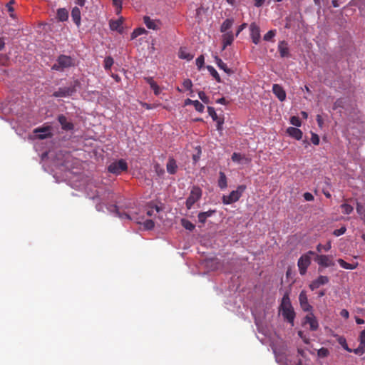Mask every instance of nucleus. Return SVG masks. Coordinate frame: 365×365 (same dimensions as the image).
I'll use <instances>...</instances> for the list:
<instances>
[{"instance_id":"b1692460","label":"nucleus","mask_w":365,"mask_h":365,"mask_svg":"<svg viewBox=\"0 0 365 365\" xmlns=\"http://www.w3.org/2000/svg\"><path fill=\"white\" fill-rule=\"evenodd\" d=\"M167 171L170 174H175L177 172L178 166L175 159L170 158H169L167 163Z\"/></svg>"},{"instance_id":"e433bc0d","label":"nucleus","mask_w":365,"mask_h":365,"mask_svg":"<svg viewBox=\"0 0 365 365\" xmlns=\"http://www.w3.org/2000/svg\"><path fill=\"white\" fill-rule=\"evenodd\" d=\"M342 212L346 215H349L353 212V207L349 204L344 203L341 205Z\"/></svg>"},{"instance_id":"6e6d98bb","label":"nucleus","mask_w":365,"mask_h":365,"mask_svg":"<svg viewBox=\"0 0 365 365\" xmlns=\"http://www.w3.org/2000/svg\"><path fill=\"white\" fill-rule=\"evenodd\" d=\"M155 212H159V207L158 206H155V207H152V208L149 209L147 211L146 214L148 216H152Z\"/></svg>"},{"instance_id":"a878e982","label":"nucleus","mask_w":365,"mask_h":365,"mask_svg":"<svg viewBox=\"0 0 365 365\" xmlns=\"http://www.w3.org/2000/svg\"><path fill=\"white\" fill-rule=\"evenodd\" d=\"M337 262L341 267H343L344 269H354L358 266L357 262H356L355 264H349V263H347L346 262H345L342 259H338Z\"/></svg>"},{"instance_id":"8fccbe9b","label":"nucleus","mask_w":365,"mask_h":365,"mask_svg":"<svg viewBox=\"0 0 365 365\" xmlns=\"http://www.w3.org/2000/svg\"><path fill=\"white\" fill-rule=\"evenodd\" d=\"M182 85L185 89L191 90L192 86V83L191 80L187 78V79L184 80Z\"/></svg>"},{"instance_id":"a211bd4d","label":"nucleus","mask_w":365,"mask_h":365,"mask_svg":"<svg viewBox=\"0 0 365 365\" xmlns=\"http://www.w3.org/2000/svg\"><path fill=\"white\" fill-rule=\"evenodd\" d=\"M143 22L145 24V26H147V28L149 29L158 30L160 29L159 21L151 19L149 16H144Z\"/></svg>"},{"instance_id":"473e14b6","label":"nucleus","mask_w":365,"mask_h":365,"mask_svg":"<svg viewBox=\"0 0 365 365\" xmlns=\"http://www.w3.org/2000/svg\"><path fill=\"white\" fill-rule=\"evenodd\" d=\"M181 225L185 229L190 231H192L195 227L194 224H192L190 221L186 219L181 220Z\"/></svg>"},{"instance_id":"2f4dec72","label":"nucleus","mask_w":365,"mask_h":365,"mask_svg":"<svg viewBox=\"0 0 365 365\" xmlns=\"http://www.w3.org/2000/svg\"><path fill=\"white\" fill-rule=\"evenodd\" d=\"M207 68L208 71L210 73L211 76L217 81L218 83L221 82V78L217 71L212 67V66H207Z\"/></svg>"},{"instance_id":"864d4df0","label":"nucleus","mask_w":365,"mask_h":365,"mask_svg":"<svg viewBox=\"0 0 365 365\" xmlns=\"http://www.w3.org/2000/svg\"><path fill=\"white\" fill-rule=\"evenodd\" d=\"M318 355L322 357H326L329 355V351L326 348H321L318 351Z\"/></svg>"},{"instance_id":"393cba45","label":"nucleus","mask_w":365,"mask_h":365,"mask_svg":"<svg viewBox=\"0 0 365 365\" xmlns=\"http://www.w3.org/2000/svg\"><path fill=\"white\" fill-rule=\"evenodd\" d=\"M234 24L233 19H225L220 26V32L227 33L228 30L232 28Z\"/></svg>"},{"instance_id":"58836bf2","label":"nucleus","mask_w":365,"mask_h":365,"mask_svg":"<svg viewBox=\"0 0 365 365\" xmlns=\"http://www.w3.org/2000/svg\"><path fill=\"white\" fill-rule=\"evenodd\" d=\"M352 352L359 356L364 354L365 353V345L360 344L356 349H352Z\"/></svg>"},{"instance_id":"ddd939ff","label":"nucleus","mask_w":365,"mask_h":365,"mask_svg":"<svg viewBox=\"0 0 365 365\" xmlns=\"http://www.w3.org/2000/svg\"><path fill=\"white\" fill-rule=\"evenodd\" d=\"M309 312L310 313L305 317V323L309 324L312 331H315L319 327L318 321L312 312Z\"/></svg>"},{"instance_id":"603ef678","label":"nucleus","mask_w":365,"mask_h":365,"mask_svg":"<svg viewBox=\"0 0 365 365\" xmlns=\"http://www.w3.org/2000/svg\"><path fill=\"white\" fill-rule=\"evenodd\" d=\"M14 3V1L13 0L10 1L7 4H6V8H7V10L9 12H10V16L11 17H14V14H13V12L14 11L13 6H12V4Z\"/></svg>"},{"instance_id":"4c0bfd02","label":"nucleus","mask_w":365,"mask_h":365,"mask_svg":"<svg viewBox=\"0 0 365 365\" xmlns=\"http://www.w3.org/2000/svg\"><path fill=\"white\" fill-rule=\"evenodd\" d=\"M275 35L276 30H270L264 36L263 38L266 41H269L272 40Z\"/></svg>"},{"instance_id":"20e7f679","label":"nucleus","mask_w":365,"mask_h":365,"mask_svg":"<svg viewBox=\"0 0 365 365\" xmlns=\"http://www.w3.org/2000/svg\"><path fill=\"white\" fill-rule=\"evenodd\" d=\"M314 255V252L313 251H309L299 257L297 265L301 275L306 274L307 268L311 264V256Z\"/></svg>"},{"instance_id":"de8ad7c7","label":"nucleus","mask_w":365,"mask_h":365,"mask_svg":"<svg viewBox=\"0 0 365 365\" xmlns=\"http://www.w3.org/2000/svg\"><path fill=\"white\" fill-rule=\"evenodd\" d=\"M346 227L343 226V227H341L339 229L335 230L333 232V235L336 236V237H339V236H341V235H344L346 232Z\"/></svg>"},{"instance_id":"72a5a7b5","label":"nucleus","mask_w":365,"mask_h":365,"mask_svg":"<svg viewBox=\"0 0 365 365\" xmlns=\"http://www.w3.org/2000/svg\"><path fill=\"white\" fill-rule=\"evenodd\" d=\"M146 33V30L144 28H138L135 29L131 34V39H134L138 36H140Z\"/></svg>"},{"instance_id":"37998d69","label":"nucleus","mask_w":365,"mask_h":365,"mask_svg":"<svg viewBox=\"0 0 365 365\" xmlns=\"http://www.w3.org/2000/svg\"><path fill=\"white\" fill-rule=\"evenodd\" d=\"M200 99L205 103L208 104L210 103L209 97L207 96L204 91H200L198 93Z\"/></svg>"},{"instance_id":"09e8293b","label":"nucleus","mask_w":365,"mask_h":365,"mask_svg":"<svg viewBox=\"0 0 365 365\" xmlns=\"http://www.w3.org/2000/svg\"><path fill=\"white\" fill-rule=\"evenodd\" d=\"M155 226V223L152 220H146L144 222V227L146 230H152Z\"/></svg>"},{"instance_id":"3c124183","label":"nucleus","mask_w":365,"mask_h":365,"mask_svg":"<svg viewBox=\"0 0 365 365\" xmlns=\"http://www.w3.org/2000/svg\"><path fill=\"white\" fill-rule=\"evenodd\" d=\"M311 141L312 143L314 144V145H319V135L316 133H312V137H311Z\"/></svg>"},{"instance_id":"7ed1b4c3","label":"nucleus","mask_w":365,"mask_h":365,"mask_svg":"<svg viewBox=\"0 0 365 365\" xmlns=\"http://www.w3.org/2000/svg\"><path fill=\"white\" fill-rule=\"evenodd\" d=\"M246 190L244 185H239L235 190L232 191L229 195H223L222 201L224 205H230L239 200Z\"/></svg>"},{"instance_id":"c85d7f7f","label":"nucleus","mask_w":365,"mask_h":365,"mask_svg":"<svg viewBox=\"0 0 365 365\" xmlns=\"http://www.w3.org/2000/svg\"><path fill=\"white\" fill-rule=\"evenodd\" d=\"M337 337L336 340L338 341V343L346 350L348 352H352V349H350L348 345H347V343H346V339L342 336H338L336 335V336Z\"/></svg>"},{"instance_id":"5701e85b","label":"nucleus","mask_w":365,"mask_h":365,"mask_svg":"<svg viewBox=\"0 0 365 365\" xmlns=\"http://www.w3.org/2000/svg\"><path fill=\"white\" fill-rule=\"evenodd\" d=\"M71 18L76 25L78 27L81 25V11L79 8L74 7L71 11Z\"/></svg>"},{"instance_id":"412c9836","label":"nucleus","mask_w":365,"mask_h":365,"mask_svg":"<svg viewBox=\"0 0 365 365\" xmlns=\"http://www.w3.org/2000/svg\"><path fill=\"white\" fill-rule=\"evenodd\" d=\"M215 61L220 69L223 70L228 75L232 74L234 72L232 70L229 68L225 63L222 61L218 56L215 57Z\"/></svg>"},{"instance_id":"49530a36","label":"nucleus","mask_w":365,"mask_h":365,"mask_svg":"<svg viewBox=\"0 0 365 365\" xmlns=\"http://www.w3.org/2000/svg\"><path fill=\"white\" fill-rule=\"evenodd\" d=\"M205 63V58L203 55H200L198 56L196 59V66H197L198 69H201Z\"/></svg>"},{"instance_id":"774afa93","label":"nucleus","mask_w":365,"mask_h":365,"mask_svg":"<svg viewBox=\"0 0 365 365\" xmlns=\"http://www.w3.org/2000/svg\"><path fill=\"white\" fill-rule=\"evenodd\" d=\"M5 47V41L3 37H0V51H2Z\"/></svg>"},{"instance_id":"39448f33","label":"nucleus","mask_w":365,"mask_h":365,"mask_svg":"<svg viewBox=\"0 0 365 365\" xmlns=\"http://www.w3.org/2000/svg\"><path fill=\"white\" fill-rule=\"evenodd\" d=\"M128 170V164L123 159H120L111 163L108 167V170L109 173L118 175L123 172Z\"/></svg>"},{"instance_id":"1a4fd4ad","label":"nucleus","mask_w":365,"mask_h":365,"mask_svg":"<svg viewBox=\"0 0 365 365\" xmlns=\"http://www.w3.org/2000/svg\"><path fill=\"white\" fill-rule=\"evenodd\" d=\"M315 261L320 266L328 267L334 265L332 257L329 255H317Z\"/></svg>"},{"instance_id":"680f3d73","label":"nucleus","mask_w":365,"mask_h":365,"mask_svg":"<svg viewBox=\"0 0 365 365\" xmlns=\"http://www.w3.org/2000/svg\"><path fill=\"white\" fill-rule=\"evenodd\" d=\"M144 79L146 81V83L150 85V87L155 83L152 77H145Z\"/></svg>"},{"instance_id":"5fc2aeb1","label":"nucleus","mask_w":365,"mask_h":365,"mask_svg":"<svg viewBox=\"0 0 365 365\" xmlns=\"http://www.w3.org/2000/svg\"><path fill=\"white\" fill-rule=\"evenodd\" d=\"M150 88L153 90V92L155 96H158L161 92L160 88L158 86V85L156 83L153 86H152Z\"/></svg>"},{"instance_id":"f8f14e48","label":"nucleus","mask_w":365,"mask_h":365,"mask_svg":"<svg viewBox=\"0 0 365 365\" xmlns=\"http://www.w3.org/2000/svg\"><path fill=\"white\" fill-rule=\"evenodd\" d=\"M329 282V279L327 276L320 275L317 279L312 281L309 284L312 290L318 289L320 286L324 285Z\"/></svg>"},{"instance_id":"aec40b11","label":"nucleus","mask_w":365,"mask_h":365,"mask_svg":"<svg viewBox=\"0 0 365 365\" xmlns=\"http://www.w3.org/2000/svg\"><path fill=\"white\" fill-rule=\"evenodd\" d=\"M287 133L291 137L295 138L296 140H300L302 138V132L297 128L289 127L287 129Z\"/></svg>"},{"instance_id":"a19ab883","label":"nucleus","mask_w":365,"mask_h":365,"mask_svg":"<svg viewBox=\"0 0 365 365\" xmlns=\"http://www.w3.org/2000/svg\"><path fill=\"white\" fill-rule=\"evenodd\" d=\"M195 110L200 113H202L205 109V106L197 100H195L193 105H192Z\"/></svg>"},{"instance_id":"f3484780","label":"nucleus","mask_w":365,"mask_h":365,"mask_svg":"<svg viewBox=\"0 0 365 365\" xmlns=\"http://www.w3.org/2000/svg\"><path fill=\"white\" fill-rule=\"evenodd\" d=\"M231 158L233 162L240 164H248L251 162L250 158L238 153H234Z\"/></svg>"},{"instance_id":"338daca9","label":"nucleus","mask_w":365,"mask_h":365,"mask_svg":"<svg viewBox=\"0 0 365 365\" xmlns=\"http://www.w3.org/2000/svg\"><path fill=\"white\" fill-rule=\"evenodd\" d=\"M217 122V129L218 130H222V125L223 124V120H220V119H217V120H216Z\"/></svg>"},{"instance_id":"423d86ee","label":"nucleus","mask_w":365,"mask_h":365,"mask_svg":"<svg viewBox=\"0 0 365 365\" xmlns=\"http://www.w3.org/2000/svg\"><path fill=\"white\" fill-rule=\"evenodd\" d=\"M202 196V190L197 187H192L189 197L186 200V207L190 210L192 207V205L197 202Z\"/></svg>"},{"instance_id":"a18cd8bd","label":"nucleus","mask_w":365,"mask_h":365,"mask_svg":"<svg viewBox=\"0 0 365 365\" xmlns=\"http://www.w3.org/2000/svg\"><path fill=\"white\" fill-rule=\"evenodd\" d=\"M290 123H291L293 125H294V126H296V127H299V126H301V124H302V123H301V120H300L299 118V117H297V116H292V117H291V118H290Z\"/></svg>"},{"instance_id":"0eeeda50","label":"nucleus","mask_w":365,"mask_h":365,"mask_svg":"<svg viewBox=\"0 0 365 365\" xmlns=\"http://www.w3.org/2000/svg\"><path fill=\"white\" fill-rule=\"evenodd\" d=\"M76 90L75 86L59 88L58 91L53 93V96L56 98L68 97L72 96L74 93H76Z\"/></svg>"},{"instance_id":"2eb2a0df","label":"nucleus","mask_w":365,"mask_h":365,"mask_svg":"<svg viewBox=\"0 0 365 365\" xmlns=\"http://www.w3.org/2000/svg\"><path fill=\"white\" fill-rule=\"evenodd\" d=\"M278 51L282 58L289 56V48L288 43L285 41H281L278 43Z\"/></svg>"},{"instance_id":"cd10ccee","label":"nucleus","mask_w":365,"mask_h":365,"mask_svg":"<svg viewBox=\"0 0 365 365\" xmlns=\"http://www.w3.org/2000/svg\"><path fill=\"white\" fill-rule=\"evenodd\" d=\"M218 186L221 189H225L227 187V177L223 172H220V178L218 180Z\"/></svg>"},{"instance_id":"4be33fe9","label":"nucleus","mask_w":365,"mask_h":365,"mask_svg":"<svg viewBox=\"0 0 365 365\" xmlns=\"http://www.w3.org/2000/svg\"><path fill=\"white\" fill-rule=\"evenodd\" d=\"M123 22V20L122 18H120L118 20L110 21L109 23L110 29L113 31H117L121 33L123 31V27H122Z\"/></svg>"},{"instance_id":"6e6552de","label":"nucleus","mask_w":365,"mask_h":365,"mask_svg":"<svg viewBox=\"0 0 365 365\" xmlns=\"http://www.w3.org/2000/svg\"><path fill=\"white\" fill-rule=\"evenodd\" d=\"M250 36L252 42L257 45L260 41V29L255 23H252L250 26Z\"/></svg>"},{"instance_id":"e2e57ef3","label":"nucleus","mask_w":365,"mask_h":365,"mask_svg":"<svg viewBox=\"0 0 365 365\" xmlns=\"http://www.w3.org/2000/svg\"><path fill=\"white\" fill-rule=\"evenodd\" d=\"M216 103L222 105H227L228 103L227 101L224 97L217 99Z\"/></svg>"},{"instance_id":"f257e3e1","label":"nucleus","mask_w":365,"mask_h":365,"mask_svg":"<svg viewBox=\"0 0 365 365\" xmlns=\"http://www.w3.org/2000/svg\"><path fill=\"white\" fill-rule=\"evenodd\" d=\"M283 317L287 320L292 325L294 324V319L295 317V312L292 307L289 295L284 294L281 304Z\"/></svg>"},{"instance_id":"13d9d810","label":"nucleus","mask_w":365,"mask_h":365,"mask_svg":"<svg viewBox=\"0 0 365 365\" xmlns=\"http://www.w3.org/2000/svg\"><path fill=\"white\" fill-rule=\"evenodd\" d=\"M247 24L246 23H243L242 24L239 26L237 29L235 36H237L247 27Z\"/></svg>"},{"instance_id":"4468645a","label":"nucleus","mask_w":365,"mask_h":365,"mask_svg":"<svg viewBox=\"0 0 365 365\" xmlns=\"http://www.w3.org/2000/svg\"><path fill=\"white\" fill-rule=\"evenodd\" d=\"M272 91L280 101H284L286 99V92L280 85L274 84L272 86Z\"/></svg>"},{"instance_id":"79ce46f5","label":"nucleus","mask_w":365,"mask_h":365,"mask_svg":"<svg viewBox=\"0 0 365 365\" xmlns=\"http://www.w3.org/2000/svg\"><path fill=\"white\" fill-rule=\"evenodd\" d=\"M208 114L212 117L213 120H217L218 117L215 112V110L213 107L208 106L207 107Z\"/></svg>"},{"instance_id":"6ab92c4d","label":"nucleus","mask_w":365,"mask_h":365,"mask_svg":"<svg viewBox=\"0 0 365 365\" xmlns=\"http://www.w3.org/2000/svg\"><path fill=\"white\" fill-rule=\"evenodd\" d=\"M215 212H216L215 210H209L208 211H206V212H200L197 215L198 222L201 224H205L207 219L208 217H211Z\"/></svg>"},{"instance_id":"c03bdc74","label":"nucleus","mask_w":365,"mask_h":365,"mask_svg":"<svg viewBox=\"0 0 365 365\" xmlns=\"http://www.w3.org/2000/svg\"><path fill=\"white\" fill-rule=\"evenodd\" d=\"M113 5L117 9V14H119L122 9V0H112Z\"/></svg>"},{"instance_id":"9d476101","label":"nucleus","mask_w":365,"mask_h":365,"mask_svg":"<svg viewBox=\"0 0 365 365\" xmlns=\"http://www.w3.org/2000/svg\"><path fill=\"white\" fill-rule=\"evenodd\" d=\"M299 301L302 309L304 312H312L313 307L309 304L307 292L304 290L300 292Z\"/></svg>"},{"instance_id":"c756f323","label":"nucleus","mask_w":365,"mask_h":365,"mask_svg":"<svg viewBox=\"0 0 365 365\" xmlns=\"http://www.w3.org/2000/svg\"><path fill=\"white\" fill-rule=\"evenodd\" d=\"M178 56L181 59H185L187 61H190L193 58V55L187 52L185 49L180 48L178 53Z\"/></svg>"},{"instance_id":"69168bd1","label":"nucleus","mask_w":365,"mask_h":365,"mask_svg":"<svg viewBox=\"0 0 365 365\" xmlns=\"http://www.w3.org/2000/svg\"><path fill=\"white\" fill-rule=\"evenodd\" d=\"M264 3V0H255V6L256 7H260Z\"/></svg>"},{"instance_id":"ea45409f","label":"nucleus","mask_w":365,"mask_h":365,"mask_svg":"<svg viewBox=\"0 0 365 365\" xmlns=\"http://www.w3.org/2000/svg\"><path fill=\"white\" fill-rule=\"evenodd\" d=\"M331 248V245L330 242H328L325 245H322L321 244H319L317 246V250L319 252H321L322 249L324 250L326 252L329 251Z\"/></svg>"},{"instance_id":"bb28decb","label":"nucleus","mask_w":365,"mask_h":365,"mask_svg":"<svg viewBox=\"0 0 365 365\" xmlns=\"http://www.w3.org/2000/svg\"><path fill=\"white\" fill-rule=\"evenodd\" d=\"M38 132L43 133L38 135V138L39 139H46L51 135V134L49 133V130L48 128H36L35 130V133H38Z\"/></svg>"},{"instance_id":"052dcab7","label":"nucleus","mask_w":365,"mask_h":365,"mask_svg":"<svg viewBox=\"0 0 365 365\" xmlns=\"http://www.w3.org/2000/svg\"><path fill=\"white\" fill-rule=\"evenodd\" d=\"M340 315H341L342 317L345 318V319H348V318L349 317V312H348L346 309H342V310L340 312Z\"/></svg>"},{"instance_id":"bf43d9fd","label":"nucleus","mask_w":365,"mask_h":365,"mask_svg":"<svg viewBox=\"0 0 365 365\" xmlns=\"http://www.w3.org/2000/svg\"><path fill=\"white\" fill-rule=\"evenodd\" d=\"M360 344L365 345V329L361 332L359 336Z\"/></svg>"},{"instance_id":"c9c22d12","label":"nucleus","mask_w":365,"mask_h":365,"mask_svg":"<svg viewBox=\"0 0 365 365\" xmlns=\"http://www.w3.org/2000/svg\"><path fill=\"white\" fill-rule=\"evenodd\" d=\"M113 58L111 56H107L104 59V68L106 70H110L113 64Z\"/></svg>"},{"instance_id":"0e129e2a","label":"nucleus","mask_w":365,"mask_h":365,"mask_svg":"<svg viewBox=\"0 0 365 365\" xmlns=\"http://www.w3.org/2000/svg\"><path fill=\"white\" fill-rule=\"evenodd\" d=\"M103 204L102 202L97 203L96 205V209L98 212H103Z\"/></svg>"},{"instance_id":"f704fd0d","label":"nucleus","mask_w":365,"mask_h":365,"mask_svg":"<svg viewBox=\"0 0 365 365\" xmlns=\"http://www.w3.org/2000/svg\"><path fill=\"white\" fill-rule=\"evenodd\" d=\"M108 210L110 212H113L115 214L117 217L119 218H123V215H121V212H119L118 207L115 205H110L108 207Z\"/></svg>"},{"instance_id":"7c9ffc66","label":"nucleus","mask_w":365,"mask_h":365,"mask_svg":"<svg viewBox=\"0 0 365 365\" xmlns=\"http://www.w3.org/2000/svg\"><path fill=\"white\" fill-rule=\"evenodd\" d=\"M57 16L60 21H64L68 17V12L65 9H59L57 11Z\"/></svg>"},{"instance_id":"4d7b16f0","label":"nucleus","mask_w":365,"mask_h":365,"mask_svg":"<svg viewBox=\"0 0 365 365\" xmlns=\"http://www.w3.org/2000/svg\"><path fill=\"white\" fill-rule=\"evenodd\" d=\"M303 197L306 201H312L314 200V196L310 192H305L303 195Z\"/></svg>"},{"instance_id":"f03ea898","label":"nucleus","mask_w":365,"mask_h":365,"mask_svg":"<svg viewBox=\"0 0 365 365\" xmlns=\"http://www.w3.org/2000/svg\"><path fill=\"white\" fill-rule=\"evenodd\" d=\"M73 66L74 61L71 56L66 55H60L58 57L56 62L52 66L51 69L63 71L65 68H68Z\"/></svg>"},{"instance_id":"dca6fc26","label":"nucleus","mask_w":365,"mask_h":365,"mask_svg":"<svg viewBox=\"0 0 365 365\" xmlns=\"http://www.w3.org/2000/svg\"><path fill=\"white\" fill-rule=\"evenodd\" d=\"M235 36L232 31L227 33H223L222 36V48L225 49L227 46H230L234 41Z\"/></svg>"},{"instance_id":"9b49d317","label":"nucleus","mask_w":365,"mask_h":365,"mask_svg":"<svg viewBox=\"0 0 365 365\" xmlns=\"http://www.w3.org/2000/svg\"><path fill=\"white\" fill-rule=\"evenodd\" d=\"M58 121L63 130L71 131L74 128L73 123L68 120L67 117H66L64 115H59L58 116Z\"/></svg>"}]
</instances>
